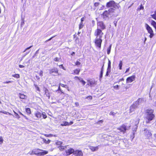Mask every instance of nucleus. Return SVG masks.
Segmentation results:
<instances>
[{"label": "nucleus", "mask_w": 156, "mask_h": 156, "mask_svg": "<svg viewBox=\"0 0 156 156\" xmlns=\"http://www.w3.org/2000/svg\"><path fill=\"white\" fill-rule=\"evenodd\" d=\"M116 16V14H115V9L112 8L109 9L108 11L105 10L101 15V16L105 20L108 19L109 17Z\"/></svg>", "instance_id": "nucleus-1"}, {"label": "nucleus", "mask_w": 156, "mask_h": 156, "mask_svg": "<svg viewBox=\"0 0 156 156\" xmlns=\"http://www.w3.org/2000/svg\"><path fill=\"white\" fill-rule=\"evenodd\" d=\"M154 110L152 109H147L146 110L145 117L147 120L146 122L147 123H149L152 120L154 117V115L153 114Z\"/></svg>", "instance_id": "nucleus-2"}, {"label": "nucleus", "mask_w": 156, "mask_h": 156, "mask_svg": "<svg viewBox=\"0 0 156 156\" xmlns=\"http://www.w3.org/2000/svg\"><path fill=\"white\" fill-rule=\"evenodd\" d=\"M145 27L148 32L150 34L149 35L150 37L151 38L154 35V34L153 33V31L152 28L147 24H145Z\"/></svg>", "instance_id": "nucleus-3"}, {"label": "nucleus", "mask_w": 156, "mask_h": 156, "mask_svg": "<svg viewBox=\"0 0 156 156\" xmlns=\"http://www.w3.org/2000/svg\"><path fill=\"white\" fill-rule=\"evenodd\" d=\"M103 35V33L102 32L101 30L98 28L96 30L94 33V35L96 36V38H101Z\"/></svg>", "instance_id": "nucleus-4"}, {"label": "nucleus", "mask_w": 156, "mask_h": 156, "mask_svg": "<svg viewBox=\"0 0 156 156\" xmlns=\"http://www.w3.org/2000/svg\"><path fill=\"white\" fill-rule=\"evenodd\" d=\"M106 6L107 7H110L111 8H112L113 9H116L117 7L116 3L113 1H109L107 3Z\"/></svg>", "instance_id": "nucleus-5"}, {"label": "nucleus", "mask_w": 156, "mask_h": 156, "mask_svg": "<svg viewBox=\"0 0 156 156\" xmlns=\"http://www.w3.org/2000/svg\"><path fill=\"white\" fill-rule=\"evenodd\" d=\"M102 40L101 38H96L95 40V44L96 46L100 48L101 47V44Z\"/></svg>", "instance_id": "nucleus-6"}, {"label": "nucleus", "mask_w": 156, "mask_h": 156, "mask_svg": "<svg viewBox=\"0 0 156 156\" xmlns=\"http://www.w3.org/2000/svg\"><path fill=\"white\" fill-rule=\"evenodd\" d=\"M40 151H41L40 149H34L31 151L29 152L28 153V154H29L30 155L36 154L39 156Z\"/></svg>", "instance_id": "nucleus-7"}, {"label": "nucleus", "mask_w": 156, "mask_h": 156, "mask_svg": "<svg viewBox=\"0 0 156 156\" xmlns=\"http://www.w3.org/2000/svg\"><path fill=\"white\" fill-rule=\"evenodd\" d=\"M138 105L135 102H134L130 107V112H134L135 110L138 108Z\"/></svg>", "instance_id": "nucleus-8"}, {"label": "nucleus", "mask_w": 156, "mask_h": 156, "mask_svg": "<svg viewBox=\"0 0 156 156\" xmlns=\"http://www.w3.org/2000/svg\"><path fill=\"white\" fill-rule=\"evenodd\" d=\"M87 81L88 82L87 85L90 86L91 87H94L97 84L96 82L94 79L89 80Z\"/></svg>", "instance_id": "nucleus-9"}, {"label": "nucleus", "mask_w": 156, "mask_h": 156, "mask_svg": "<svg viewBox=\"0 0 156 156\" xmlns=\"http://www.w3.org/2000/svg\"><path fill=\"white\" fill-rule=\"evenodd\" d=\"M140 119H136L135 121V123L134 124V126L133 128V131L134 132H136L138 127V125Z\"/></svg>", "instance_id": "nucleus-10"}, {"label": "nucleus", "mask_w": 156, "mask_h": 156, "mask_svg": "<svg viewBox=\"0 0 156 156\" xmlns=\"http://www.w3.org/2000/svg\"><path fill=\"white\" fill-rule=\"evenodd\" d=\"M49 71L50 74H52V75L53 76H55V75L53 74V73L57 74L58 73V69L56 67H54L52 69H49Z\"/></svg>", "instance_id": "nucleus-11"}, {"label": "nucleus", "mask_w": 156, "mask_h": 156, "mask_svg": "<svg viewBox=\"0 0 156 156\" xmlns=\"http://www.w3.org/2000/svg\"><path fill=\"white\" fill-rule=\"evenodd\" d=\"M67 148L68 149L66 150V152L67 155H69L72 153L74 154L75 151L73 148H69L68 147H67Z\"/></svg>", "instance_id": "nucleus-12"}, {"label": "nucleus", "mask_w": 156, "mask_h": 156, "mask_svg": "<svg viewBox=\"0 0 156 156\" xmlns=\"http://www.w3.org/2000/svg\"><path fill=\"white\" fill-rule=\"evenodd\" d=\"M135 77L136 76L135 75H133L128 77L126 80V83H129L132 82L135 80Z\"/></svg>", "instance_id": "nucleus-13"}, {"label": "nucleus", "mask_w": 156, "mask_h": 156, "mask_svg": "<svg viewBox=\"0 0 156 156\" xmlns=\"http://www.w3.org/2000/svg\"><path fill=\"white\" fill-rule=\"evenodd\" d=\"M118 129L121 132L124 133L125 132L127 129L126 126L125 125H122L121 127L119 128Z\"/></svg>", "instance_id": "nucleus-14"}, {"label": "nucleus", "mask_w": 156, "mask_h": 156, "mask_svg": "<svg viewBox=\"0 0 156 156\" xmlns=\"http://www.w3.org/2000/svg\"><path fill=\"white\" fill-rule=\"evenodd\" d=\"M73 154L76 156H83V153L82 151L79 150L75 151Z\"/></svg>", "instance_id": "nucleus-15"}, {"label": "nucleus", "mask_w": 156, "mask_h": 156, "mask_svg": "<svg viewBox=\"0 0 156 156\" xmlns=\"http://www.w3.org/2000/svg\"><path fill=\"white\" fill-rule=\"evenodd\" d=\"M144 131L145 132V134L147 136L148 138H150L151 137L152 134L151 132L147 129H144Z\"/></svg>", "instance_id": "nucleus-16"}, {"label": "nucleus", "mask_w": 156, "mask_h": 156, "mask_svg": "<svg viewBox=\"0 0 156 156\" xmlns=\"http://www.w3.org/2000/svg\"><path fill=\"white\" fill-rule=\"evenodd\" d=\"M98 25L102 30H104L106 28L105 24L102 22H98Z\"/></svg>", "instance_id": "nucleus-17"}, {"label": "nucleus", "mask_w": 156, "mask_h": 156, "mask_svg": "<svg viewBox=\"0 0 156 156\" xmlns=\"http://www.w3.org/2000/svg\"><path fill=\"white\" fill-rule=\"evenodd\" d=\"M43 90L45 92L44 94L46 97L48 98V99H50V93H49L48 90L47 88L45 87H44L43 88Z\"/></svg>", "instance_id": "nucleus-18"}, {"label": "nucleus", "mask_w": 156, "mask_h": 156, "mask_svg": "<svg viewBox=\"0 0 156 156\" xmlns=\"http://www.w3.org/2000/svg\"><path fill=\"white\" fill-rule=\"evenodd\" d=\"M41 151H40L39 156L46 154L48 153V151H47L44 150L42 149H41Z\"/></svg>", "instance_id": "nucleus-19"}, {"label": "nucleus", "mask_w": 156, "mask_h": 156, "mask_svg": "<svg viewBox=\"0 0 156 156\" xmlns=\"http://www.w3.org/2000/svg\"><path fill=\"white\" fill-rule=\"evenodd\" d=\"M99 146V145H98V146L96 147H93L90 146V149L91 150V151H97L98 148V147Z\"/></svg>", "instance_id": "nucleus-20"}, {"label": "nucleus", "mask_w": 156, "mask_h": 156, "mask_svg": "<svg viewBox=\"0 0 156 156\" xmlns=\"http://www.w3.org/2000/svg\"><path fill=\"white\" fill-rule=\"evenodd\" d=\"M144 101V100L143 98H139L137 100L135 101L137 105L139 106V105L142 103V102Z\"/></svg>", "instance_id": "nucleus-21"}, {"label": "nucleus", "mask_w": 156, "mask_h": 156, "mask_svg": "<svg viewBox=\"0 0 156 156\" xmlns=\"http://www.w3.org/2000/svg\"><path fill=\"white\" fill-rule=\"evenodd\" d=\"M68 146H62V145H60L58 146V148L60 151H62L63 150H65L67 149V147Z\"/></svg>", "instance_id": "nucleus-22"}, {"label": "nucleus", "mask_w": 156, "mask_h": 156, "mask_svg": "<svg viewBox=\"0 0 156 156\" xmlns=\"http://www.w3.org/2000/svg\"><path fill=\"white\" fill-rule=\"evenodd\" d=\"M35 115L37 118L39 119L41 117V114L39 112H37L35 113Z\"/></svg>", "instance_id": "nucleus-23"}, {"label": "nucleus", "mask_w": 156, "mask_h": 156, "mask_svg": "<svg viewBox=\"0 0 156 156\" xmlns=\"http://www.w3.org/2000/svg\"><path fill=\"white\" fill-rule=\"evenodd\" d=\"M76 77L78 78V80L80 81V82H81L83 84V85H84L86 83V82L83 80V79L81 78H80L77 76H76Z\"/></svg>", "instance_id": "nucleus-24"}, {"label": "nucleus", "mask_w": 156, "mask_h": 156, "mask_svg": "<svg viewBox=\"0 0 156 156\" xmlns=\"http://www.w3.org/2000/svg\"><path fill=\"white\" fill-rule=\"evenodd\" d=\"M19 97L20 98L22 99H25L27 97V96L24 94H20Z\"/></svg>", "instance_id": "nucleus-25"}, {"label": "nucleus", "mask_w": 156, "mask_h": 156, "mask_svg": "<svg viewBox=\"0 0 156 156\" xmlns=\"http://www.w3.org/2000/svg\"><path fill=\"white\" fill-rule=\"evenodd\" d=\"M151 24L156 30V22L152 20L151 22Z\"/></svg>", "instance_id": "nucleus-26"}, {"label": "nucleus", "mask_w": 156, "mask_h": 156, "mask_svg": "<svg viewBox=\"0 0 156 156\" xmlns=\"http://www.w3.org/2000/svg\"><path fill=\"white\" fill-rule=\"evenodd\" d=\"M61 125L62 126H69V122L66 121H64L61 124Z\"/></svg>", "instance_id": "nucleus-27"}, {"label": "nucleus", "mask_w": 156, "mask_h": 156, "mask_svg": "<svg viewBox=\"0 0 156 156\" xmlns=\"http://www.w3.org/2000/svg\"><path fill=\"white\" fill-rule=\"evenodd\" d=\"M112 47V45L111 44L107 50V53L108 55L111 52V50Z\"/></svg>", "instance_id": "nucleus-28"}, {"label": "nucleus", "mask_w": 156, "mask_h": 156, "mask_svg": "<svg viewBox=\"0 0 156 156\" xmlns=\"http://www.w3.org/2000/svg\"><path fill=\"white\" fill-rule=\"evenodd\" d=\"M151 16L152 18L156 20V10L154 12V13L151 15Z\"/></svg>", "instance_id": "nucleus-29"}, {"label": "nucleus", "mask_w": 156, "mask_h": 156, "mask_svg": "<svg viewBox=\"0 0 156 156\" xmlns=\"http://www.w3.org/2000/svg\"><path fill=\"white\" fill-rule=\"evenodd\" d=\"M122 61H120L119 62V69L120 70H121L122 69Z\"/></svg>", "instance_id": "nucleus-30"}, {"label": "nucleus", "mask_w": 156, "mask_h": 156, "mask_svg": "<svg viewBox=\"0 0 156 156\" xmlns=\"http://www.w3.org/2000/svg\"><path fill=\"white\" fill-rule=\"evenodd\" d=\"M26 111L28 114H30L31 113V110L29 108H26Z\"/></svg>", "instance_id": "nucleus-31"}, {"label": "nucleus", "mask_w": 156, "mask_h": 156, "mask_svg": "<svg viewBox=\"0 0 156 156\" xmlns=\"http://www.w3.org/2000/svg\"><path fill=\"white\" fill-rule=\"evenodd\" d=\"M43 141L44 143L48 144L50 143L51 140L49 139H48V140H47L46 139H43Z\"/></svg>", "instance_id": "nucleus-32"}, {"label": "nucleus", "mask_w": 156, "mask_h": 156, "mask_svg": "<svg viewBox=\"0 0 156 156\" xmlns=\"http://www.w3.org/2000/svg\"><path fill=\"white\" fill-rule=\"evenodd\" d=\"M103 71L101 70L99 76V80L101 81L103 76Z\"/></svg>", "instance_id": "nucleus-33"}, {"label": "nucleus", "mask_w": 156, "mask_h": 156, "mask_svg": "<svg viewBox=\"0 0 156 156\" xmlns=\"http://www.w3.org/2000/svg\"><path fill=\"white\" fill-rule=\"evenodd\" d=\"M33 47L32 45L30 46L27 48L25 50L23 51V52H27L29 51V50H30V49L31 48Z\"/></svg>", "instance_id": "nucleus-34"}, {"label": "nucleus", "mask_w": 156, "mask_h": 156, "mask_svg": "<svg viewBox=\"0 0 156 156\" xmlns=\"http://www.w3.org/2000/svg\"><path fill=\"white\" fill-rule=\"evenodd\" d=\"M107 69H111V61L108 59V66Z\"/></svg>", "instance_id": "nucleus-35"}, {"label": "nucleus", "mask_w": 156, "mask_h": 156, "mask_svg": "<svg viewBox=\"0 0 156 156\" xmlns=\"http://www.w3.org/2000/svg\"><path fill=\"white\" fill-rule=\"evenodd\" d=\"M12 76L16 78H20V75L18 74H16L14 75H12Z\"/></svg>", "instance_id": "nucleus-36"}, {"label": "nucleus", "mask_w": 156, "mask_h": 156, "mask_svg": "<svg viewBox=\"0 0 156 156\" xmlns=\"http://www.w3.org/2000/svg\"><path fill=\"white\" fill-rule=\"evenodd\" d=\"M19 113L20 115L23 116L26 119L28 120V119L27 117V116L23 115L21 112H19Z\"/></svg>", "instance_id": "nucleus-37"}, {"label": "nucleus", "mask_w": 156, "mask_h": 156, "mask_svg": "<svg viewBox=\"0 0 156 156\" xmlns=\"http://www.w3.org/2000/svg\"><path fill=\"white\" fill-rule=\"evenodd\" d=\"M80 71V70L78 69H76L74 70V72L75 74H78L79 73Z\"/></svg>", "instance_id": "nucleus-38"}, {"label": "nucleus", "mask_w": 156, "mask_h": 156, "mask_svg": "<svg viewBox=\"0 0 156 156\" xmlns=\"http://www.w3.org/2000/svg\"><path fill=\"white\" fill-rule=\"evenodd\" d=\"M34 85L36 88V89L39 91H40V88H39V87L36 84H34Z\"/></svg>", "instance_id": "nucleus-39"}, {"label": "nucleus", "mask_w": 156, "mask_h": 156, "mask_svg": "<svg viewBox=\"0 0 156 156\" xmlns=\"http://www.w3.org/2000/svg\"><path fill=\"white\" fill-rule=\"evenodd\" d=\"M14 113L16 117L18 119H19L20 117L19 115L16 112L14 111Z\"/></svg>", "instance_id": "nucleus-40"}, {"label": "nucleus", "mask_w": 156, "mask_h": 156, "mask_svg": "<svg viewBox=\"0 0 156 156\" xmlns=\"http://www.w3.org/2000/svg\"><path fill=\"white\" fill-rule=\"evenodd\" d=\"M74 38L75 39V41L76 43H79V39L78 37H74Z\"/></svg>", "instance_id": "nucleus-41"}, {"label": "nucleus", "mask_w": 156, "mask_h": 156, "mask_svg": "<svg viewBox=\"0 0 156 156\" xmlns=\"http://www.w3.org/2000/svg\"><path fill=\"white\" fill-rule=\"evenodd\" d=\"M83 27V22H81L79 26V28L80 29H82Z\"/></svg>", "instance_id": "nucleus-42"}, {"label": "nucleus", "mask_w": 156, "mask_h": 156, "mask_svg": "<svg viewBox=\"0 0 156 156\" xmlns=\"http://www.w3.org/2000/svg\"><path fill=\"white\" fill-rule=\"evenodd\" d=\"M144 9V6L142 5V4H141L140 5V7H139L137 9L138 10H140L141 9Z\"/></svg>", "instance_id": "nucleus-43"}, {"label": "nucleus", "mask_w": 156, "mask_h": 156, "mask_svg": "<svg viewBox=\"0 0 156 156\" xmlns=\"http://www.w3.org/2000/svg\"><path fill=\"white\" fill-rule=\"evenodd\" d=\"M55 144L58 145H61L62 144V142L61 141H57Z\"/></svg>", "instance_id": "nucleus-44"}, {"label": "nucleus", "mask_w": 156, "mask_h": 156, "mask_svg": "<svg viewBox=\"0 0 156 156\" xmlns=\"http://www.w3.org/2000/svg\"><path fill=\"white\" fill-rule=\"evenodd\" d=\"M42 114L43 116V118L44 119H45L47 117V116L46 115L45 113V112L42 113Z\"/></svg>", "instance_id": "nucleus-45"}, {"label": "nucleus", "mask_w": 156, "mask_h": 156, "mask_svg": "<svg viewBox=\"0 0 156 156\" xmlns=\"http://www.w3.org/2000/svg\"><path fill=\"white\" fill-rule=\"evenodd\" d=\"M0 112L3 113L5 114H10L9 112H7L6 111H0Z\"/></svg>", "instance_id": "nucleus-46"}, {"label": "nucleus", "mask_w": 156, "mask_h": 156, "mask_svg": "<svg viewBox=\"0 0 156 156\" xmlns=\"http://www.w3.org/2000/svg\"><path fill=\"white\" fill-rule=\"evenodd\" d=\"M60 85L62 87H64L66 88L67 87V86L66 85H64V84L60 83Z\"/></svg>", "instance_id": "nucleus-47"}, {"label": "nucleus", "mask_w": 156, "mask_h": 156, "mask_svg": "<svg viewBox=\"0 0 156 156\" xmlns=\"http://www.w3.org/2000/svg\"><path fill=\"white\" fill-rule=\"evenodd\" d=\"M60 58H58L56 57L54 59V60L55 61L59 62L60 60Z\"/></svg>", "instance_id": "nucleus-48"}, {"label": "nucleus", "mask_w": 156, "mask_h": 156, "mask_svg": "<svg viewBox=\"0 0 156 156\" xmlns=\"http://www.w3.org/2000/svg\"><path fill=\"white\" fill-rule=\"evenodd\" d=\"M30 50H29V51H28L26 52V53L25 54H24V55L23 56L22 58L24 57L27 54H28L30 52Z\"/></svg>", "instance_id": "nucleus-49"}, {"label": "nucleus", "mask_w": 156, "mask_h": 156, "mask_svg": "<svg viewBox=\"0 0 156 156\" xmlns=\"http://www.w3.org/2000/svg\"><path fill=\"white\" fill-rule=\"evenodd\" d=\"M86 98L88 99V100H92V97L91 96H89L87 97Z\"/></svg>", "instance_id": "nucleus-50"}, {"label": "nucleus", "mask_w": 156, "mask_h": 156, "mask_svg": "<svg viewBox=\"0 0 156 156\" xmlns=\"http://www.w3.org/2000/svg\"><path fill=\"white\" fill-rule=\"evenodd\" d=\"M119 86L118 85L115 86H113V87L114 89L116 90H118Z\"/></svg>", "instance_id": "nucleus-51"}, {"label": "nucleus", "mask_w": 156, "mask_h": 156, "mask_svg": "<svg viewBox=\"0 0 156 156\" xmlns=\"http://www.w3.org/2000/svg\"><path fill=\"white\" fill-rule=\"evenodd\" d=\"M12 81H6V82H3V83H11L12 82Z\"/></svg>", "instance_id": "nucleus-52"}, {"label": "nucleus", "mask_w": 156, "mask_h": 156, "mask_svg": "<svg viewBox=\"0 0 156 156\" xmlns=\"http://www.w3.org/2000/svg\"><path fill=\"white\" fill-rule=\"evenodd\" d=\"M55 36H53V37H51V38H50L48 40H46L45 41V42L47 43V42L51 41L53 37H54Z\"/></svg>", "instance_id": "nucleus-53"}, {"label": "nucleus", "mask_w": 156, "mask_h": 156, "mask_svg": "<svg viewBox=\"0 0 156 156\" xmlns=\"http://www.w3.org/2000/svg\"><path fill=\"white\" fill-rule=\"evenodd\" d=\"M115 114L116 113H115L113 112H110V115L114 116L115 115Z\"/></svg>", "instance_id": "nucleus-54"}, {"label": "nucleus", "mask_w": 156, "mask_h": 156, "mask_svg": "<svg viewBox=\"0 0 156 156\" xmlns=\"http://www.w3.org/2000/svg\"><path fill=\"white\" fill-rule=\"evenodd\" d=\"M3 140L2 137L0 138V144H2L3 142Z\"/></svg>", "instance_id": "nucleus-55"}, {"label": "nucleus", "mask_w": 156, "mask_h": 156, "mask_svg": "<svg viewBox=\"0 0 156 156\" xmlns=\"http://www.w3.org/2000/svg\"><path fill=\"white\" fill-rule=\"evenodd\" d=\"M91 22L92 25V26H94L95 25V21L94 20H92L91 21Z\"/></svg>", "instance_id": "nucleus-56"}, {"label": "nucleus", "mask_w": 156, "mask_h": 156, "mask_svg": "<svg viewBox=\"0 0 156 156\" xmlns=\"http://www.w3.org/2000/svg\"><path fill=\"white\" fill-rule=\"evenodd\" d=\"M59 67L60 68H62L63 69L65 70L66 69L65 68L63 67V65H61L59 66Z\"/></svg>", "instance_id": "nucleus-57"}, {"label": "nucleus", "mask_w": 156, "mask_h": 156, "mask_svg": "<svg viewBox=\"0 0 156 156\" xmlns=\"http://www.w3.org/2000/svg\"><path fill=\"white\" fill-rule=\"evenodd\" d=\"M43 71L41 70L40 73H39V75L40 76H43Z\"/></svg>", "instance_id": "nucleus-58"}, {"label": "nucleus", "mask_w": 156, "mask_h": 156, "mask_svg": "<svg viewBox=\"0 0 156 156\" xmlns=\"http://www.w3.org/2000/svg\"><path fill=\"white\" fill-rule=\"evenodd\" d=\"M99 3H98V2H95L94 4V5L96 7L98 6L99 5Z\"/></svg>", "instance_id": "nucleus-59"}, {"label": "nucleus", "mask_w": 156, "mask_h": 156, "mask_svg": "<svg viewBox=\"0 0 156 156\" xmlns=\"http://www.w3.org/2000/svg\"><path fill=\"white\" fill-rule=\"evenodd\" d=\"M76 65H79L80 64V63L78 61H77L76 62Z\"/></svg>", "instance_id": "nucleus-60"}, {"label": "nucleus", "mask_w": 156, "mask_h": 156, "mask_svg": "<svg viewBox=\"0 0 156 156\" xmlns=\"http://www.w3.org/2000/svg\"><path fill=\"white\" fill-rule=\"evenodd\" d=\"M84 19L85 18L84 17L82 18L81 19V22H83L84 21Z\"/></svg>", "instance_id": "nucleus-61"}, {"label": "nucleus", "mask_w": 156, "mask_h": 156, "mask_svg": "<svg viewBox=\"0 0 156 156\" xmlns=\"http://www.w3.org/2000/svg\"><path fill=\"white\" fill-rule=\"evenodd\" d=\"M19 67L20 68H23L24 67V66L23 65H19Z\"/></svg>", "instance_id": "nucleus-62"}, {"label": "nucleus", "mask_w": 156, "mask_h": 156, "mask_svg": "<svg viewBox=\"0 0 156 156\" xmlns=\"http://www.w3.org/2000/svg\"><path fill=\"white\" fill-rule=\"evenodd\" d=\"M124 80V79L123 78L121 79H120L119 80V82H120V81H123Z\"/></svg>", "instance_id": "nucleus-63"}, {"label": "nucleus", "mask_w": 156, "mask_h": 156, "mask_svg": "<svg viewBox=\"0 0 156 156\" xmlns=\"http://www.w3.org/2000/svg\"><path fill=\"white\" fill-rule=\"evenodd\" d=\"M107 72L108 73H110L111 72V69H107Z\"/></svg>", "instance_id": "nucleus-64"}]
</instances>
